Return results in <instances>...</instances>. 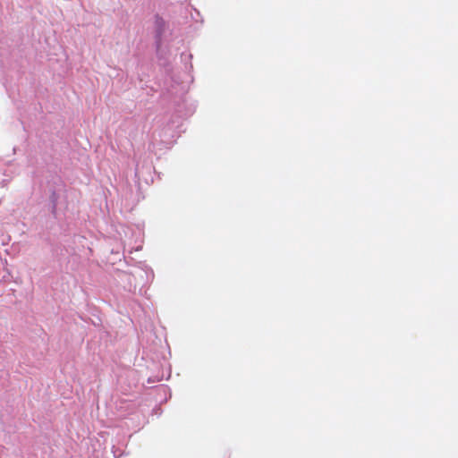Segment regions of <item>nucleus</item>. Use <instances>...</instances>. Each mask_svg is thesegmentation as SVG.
<instances>
[{
	"instance_id": "f257e3e1",
	"label": "nucleus",
	"mask_w": 458,
	"mask_h": 458,
	"mask_svg": "<svg viewBox=\"0 0 458 458\" xmlns=\"http://www.w3.org/2000/svg\"><path fill=\"white\" fill-rule=\"evenodd\" d=\"M155 28H156V30H157V33L158 36L161 35V33L164 31L165 30V21L162 18L160 17H156L155 18Z\"/></svg>"
},
{
	"instance_id": "f03ea898",
	"label": "nucleus",
	"mask_w": 458,
	"mask_h": 458,
	"mask_svg": "<svg viewBox=\"0 0 458 458\" xmlns=\"http://www.w3.org/2000/svg\"><path fill=\"white\" fill-rule=\"evenodd\" d=\"M169 377H170V374H168V376L166 377V378H165V379H166V380H168V379H169Z\"/></svg>"
}]
</instances>
